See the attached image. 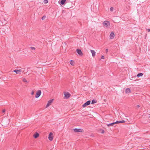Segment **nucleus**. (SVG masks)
I'll return each mask as SVG.
<instances>
[{
    "label": "nucleus",
    "mask_w": 150,
    "mask_h": 150,
    "mask_svg": "<svg viewBox=\"0 0 150 150\" xmlns=\"http://www.w3.org/2000/svg\"><path fill=\"white\" fill-rule=\"evenodd\" d=\"M91 103V101L90 100H89L87 101L86 102L84 103L83 105L82 106L83 107H86L87 106L89 105Z\"/></svg>",
    "instance_id": "1a4fd4ad"
},
{
    "label": "nucleus",
    "mask_w": 150,
    "mask_h": 150,
    "mask_svg": "<svg viewBox=\"0 0 150 150\" xmlns=\"http://www.w3.org/2000/svg\"><path fill=\"white\" fill-rule=\"evenodd\" d=\"M5 111H6L5 109H4L2 110V112H3L4 113L5 112Z\"/></svg>",
    "instance_id": "393cba45"
},
{
    "label": "nucleus",
    "mask_w": 150,
    "mask_h": 150,
    "mask_svg": "<svg viewBox=\"0 0 150 150\" xmlns=\"http://www.w3.org/2000/svg\"><path fill=\"white\" fill-rule=\"evenodd\" d=\"M96 103V102L95 101V100H93L92 101V102H91V103L92 104H94V103Z\"/></svg>",
    "instance_id": "b1692460"
},
{
    "label": "nucleus",
    "mask_w": 150,
    "mask_h": 150,
    "mask_svg": "<svg viewBox=\"0 0 150 150\" xmlns=\"http://www.w3.org/2000/svg\"><path fill=\"white\" fill-rule=\"evenodd\" d=\"M64 98L65 99H68L71 96V94L68 92H64Z\"/></svg>",
    "instance_id": "f257e3e1"
},
{
    "label": "nucleus",
    "mask_w": 150,
    "mask_h": 150,
    "mask_svg": "<svg viewBox=\"0 0 150 150\" xmlns=\"http://www.w3.org/2000/svg\"><path fill=\"white\" fill-rule=\"evenodd\" d=\"M46 18V16H43L42 18V20H44L45 19V18Z\"/></svg>",
    "instance_id": "5701e85b"
},
{
    "label": "nucleus",
    "mask_w": 150,
    "mask_h": 150,
    "mask_svg": "<svg viewBox=\"0 0 150 150\" xmlns=\"http://www.w3.org/2000/svg\"><path fill=\"white\" fill-rule=\"evenodd\" d=\"M91 52L92 53L93 57H94L96 56V52L95 51L92 50H91Z\"/></svg>",
    "instance_id": "ddd939ff"
},
{
    "label": "nucleus",
    "mask_w": 150,
    "mask_h": 150,
    "mask_svg": "<svg viewBox=\"0 0 150 150\" xmlns=\"http://www.w3.org/2000/svg\"><path fill=\"white\" fill-rule=\"evenodd\" d=\"M113 9H114V8L113 7H112L110 8V11H112L113 10Z\"/></svg>",
    "instance_id": "412c9836"
},
{
    "label": "nucleus",
    "mask_w": 150,
    "mask_h": 150,
    "mask_svg": "<svg viewBox=\"0 0 150 150\" xmlns=\"http://www.w3.org/2000/svg\"><path fill=\"white\" fill-rule=\"evenodd\" d=\"M101 58L102 59H104V56H102V57H101Z\"/></svg>",
    "instance_id": "bb28decb"
},
{
    "label": "nucleus",
    "mask_w": 150,
    "mask_h": 150,
    "mask_svg": "<svg viewBox=\"0 0 150 150\" xmlns=\"http://www.w3.org/2000/svg\"><path fill=\"white\" fill-rule=\"evenodd\" d=\"M105 52H108V49H106V50H105Z\"/></svg>",
    "instance_id": "c85d7f7f"
},
{
    "label": "nucleus",
    "mask_w": 150,
    "mask_h": 150,
    "mask_svg": "<svg viewBox=\"0 0 150 150\" xmlns=\"http://www.w3.org/2000/svg\"><path fill=\"white\" fill-rule=\"evenodd\" d=\"M66 1V0H62L61 1V4L62 5H64Z\"/></svg>",
    "instance_id": "2eb2a0df"
},
{
    "label": "nucleus",
    "mask_w": 150,
    "mask_h": 150,
    "mask_svg": "<svg viewBox=\"0 0 150 150\" xmlns=\"http://www.w3.org/2000/svg\"><path fill=\"white\" fill-rule=\"evenodd\" d=\"M48 2V0H44V3L45 4L47 3Z\"/></svg>",
    "instance_id": "aec40b11"
},
{
    "label": "nucleus",
    "mask_w": 150,
    "mask_h": 150,
    "mask_svg": "<svg viewBox=\"0 0 150 150\" xmlns=\"http://www.w3.org/2000/svg\"><path fill=\"white\" fill-rule=\"evenodd\" d=\"M13 72H15L17 74H21V69H15L13 71Z\"/></svg>",
    "instance_id": "6e6552de"
},
{
    "label": "nucleus",
    "mask_w": 150,
    "mask_h": 150,
    "mask_svg": "<svg viewBox=\"0 0 150 150\" xmlns=\"http://www.w3.org/2000/svg\"><path fill=\"white\" fill-rule=\"evenodd\" d=\"M131 90L129 88H127L126 89L125 92L126 94H129L131 93Z\"/></svg>",
    "instance_id": "9b49d317"
},
{
    "label": "nucleus",
    "mask_w": 150,
    "mask_h": 150,
    "mask_svg": "<svg viewBox=\"0 0 150 150\" xmlns=\"http://www.w3.org/2000/svg\"><path fill=\"white\" fill-rule=\"evenodd\" d=\"M147 30H148V32L150 31V29H147Z\"/></svg>",
    "instance_id": "cd10ccee"
},
{
    "label": "nucleus",
    "mask_w": 150,
    "mask_h": 150,
    "mask_svg": "<svg viewBox=\"0 0 150 150\" xmlns=\"http://www.w3.org/2000/svg\"><path fill=\"white\" fill-rule=\"evenodd\" d=\"M137 107H138V108H139V107L140 106L139 105H137Z\"/></svg>",
    "instance_id": "c756f323"
},
{
    "label": "nucleus",
    "mask_w": 150,
    "mask_h": 150,
    "mask_svg": "<svg viewBox=\"0 0 150 150\" xmlns=\"http://www.w3.org/2000/svg\"><path fill=\"white\" fill-rule=\"evenodd\" d=\"M115 37V34L113 32H112L110 35V38L111 39H113Z\"/></svg>",
    "instance_id": "9d476101"
},
{
    "label": "nucleus",
    "mask_w": 150,
    "mask_h": 150,
    "mask_svg": "<svg viewBox=\"0 0 150 150\" xmlns=\"http://www.w3.org/2000/svg\"><path fill=\"white\" fill-rule=\"evenodd\" d=\"M103 26L107 28H109L110 27V23L107 21H104L103 23Z\"/></svg>",
    "instance_id": "f03ea898"
},
{
    "label": "nucleus",
    "mask_w": 150,
    "mask_h": 150,
    "mask_svg": "<svg viewBox=\"0 0 150 150\" xmlns=\"http://www.w3.org/2000/svg\"><path fill=\"white\" fill-rule=\"evenodd\" d=\"M34 94V92L33 91H32V92L31 93V94L32 95H33Z\"/></svg>",
    "instance_id": "a878e982"
},
{
    "label": "nucleus",
    "mask_w": 150,
    "mask_h": 150,
    "mask_svg": "<svg viewBox=\"0 0 150 150\" xmlns=\"http://www.w3.org/2000/svg\"><path fill=\"white\" fill-rule=\"evenodd\" d=\"M30 48L31 49V50L32 51V52L35 51V48L33 47H30Z\"/></svg>",
    "instance_id": "f3484780"
},
{
    "label": "nucleus",
    "mask_w": 150,
    "mask_h": 150,
    "mask_svg": "<svg viewBox=\"0 0 150 150\" xmlns=\"http://www.w3.org/2000/svg\"><path fill=\"white\" fill-rule=\"evenodd\" d=\"M125 122V121L124 120H122V121H117L115 122V123L116 124H118V123H124Z\"/></svg>",
    "instance_id": "4468645a"
},
{
    "label": "nucleus",
    "mask_w": 150,
    "mask_h": 150,
    "mask_svg": "<svg viewBox=\"0 0 150 150\" xmlns=\"http://www.w3.org/2000/svg\"><path fill=\"white\" fill-rule=\"evenodd\" d=\"M54 101V99H52L50 100H49L48 101L47 104L45 106L46 108H48L50 106L53 102Z\"/></svg>",
    "instance_id": "20e7f679"
},
{
    "label": "nucleus",
    "mask_w": 150,
    "mask_h": 150,
    "mask_svg": "<svg viewBox=\"0 0 150 150\" xmlns=\"http://www.w3.org/2000/svg\"><path fill=\"white\" fill-rule=\"evenodd\" d=\"M76 51L77 53L79 54V55L80 56H82L83 55V54L81 51V50L79 49H77L76 50Z\"/></svg>",
    "instance_id": "0eeeda50"
},
{
    "label": "nucleus",
    "mask_w": 150,
    "mask_h": 150,
    "mask_svg": "<svg viewBox=\"0 0 150 150\" xmlns=\"http://www.w3.org/2000/svg\"><path fill=\"white\" fill-rule=\"evenodd\" d=\"M143 75V74L142 73H140L138 74L137 75V76L138 77H140L142 76Z\"/></svg>",
    "instance_id": "6ab92c4d"
},
{
    "label": "nucleus",
    "mask_w": 150,
    "mask_h": 150,
    "mask_svg": "<svg viewBox=\"0 0 150 150\" xmlns=\"http://www.w3.org/2000/svg\"><path fill=\"white\" fill-rule=\"evenodd\" d=\"M34 137L36 139L39 136V134L38 132H35L33 135Z\"/></svg>",
    "instance_id": "f8f14e48"
},
{
    "label": "nucleus",
    "mask_w": 150,
    "mask_h": 150,
    "mask_svg": "<svg viewBox=\"0 0 150 150\" xmlns=\"http://www.w3.org/2000/svg\"><path fill=\"white\" fill-rule=\"evenodd\" d=\"M104 132V131H103L102 132V133H103Z\"/></svg>",
    "instance_id": "7c9ffc66"
},
{
    "label": "nucleus",
    "mask_w": 150,
    "mask_h": 150,
    "mask_svg": "<svg viewBox=\"0 0 150 150\" xmlns=\"http://www.w3.org/2000/svg\"><path fill=\"white\" fill-rule=\"evenodd\" d=\"M115 124H116V123H115V122H113V123H112L108 124L107 125V126H108V127L110 126H112L113 125H114Z\"/></svg>",
    "instance_id": "dca6fc26"
},
{
    "label": "nucleus",
    "mask_w": 150,
    "mask_h": 150,
    "mask_svg": "<svg viewBox=\"0 0 150 150\" xmlns=\"http://www.w3.org/2000/svg\"><path fill=\"white\" fill-rule=\"evenodd\" d=\"M41 93V92L40 90H38L36 93V95L35 96V98H38L40 96Z\"/></svg>",
    "instance_id": "39448f33"
},
{
    "label": "nucleus",
    "mask_w": 150,
    "mask_h": 150,
    "mask_svg": "<svg viewBox=\"0 0 150 150\" xmlns=\"http://www.w3.org/2000/svg\"><path fill=\"white\" fill-rule=\"evenodd\" d=\"M49 140L50 141H52L54 139V135L52 132H50L49 135L48 137Z\"/></svg>",
    "instance_id": "7ed1b4c3"
},
{
    "label": "nucleus",
    "mask_w": 150,
    "mask_h": 150,
    "mask_svg": "<svg viewBox=\"0 0 150 150\" xmlns=\"http://www.w3.org/2000/svg\"><path fill=\"white\" fill-rule=\"evenodd\" d=\"M70 63L72 66H74V62L73 60H71L70 61Z\"/></svg>",
    "instance_id": "a211bd4d"
},
{
    "label": "nucleus",
    "mask_w": 150,
    "mask_h": 150,
    "mask_svg": "<svg viewBox=\"0 0 150 150\" xmlns=\"http://www.w3.org/2000/svg\"><path fill=\"white\" fill-rule=\"evenodd\" d=\"M74 131L75 132H83V130L82 129H74Z\"/></svg>",
    "instance_id": "423d86ee"
},
{
    "label": "nucleus",
    "mask_w": 150,
    "mask_h": 150,
    "mask_svg": "<svg viewBox=\"0 0 150 150\" xmlns=\"http://www.w3.org/2000/svg\"><path fill=\"white\" fill-rule=\"evenodd\" d=\"M23 81L24 82H27V80H26V79L25 78H23Z\"/></svg>",
    "instance_id": "4be33fe9"
}]
</instances>
